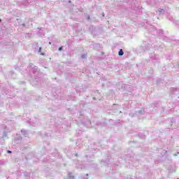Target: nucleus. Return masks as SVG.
Here are the masks:
<instances>
[{"label":"nucleus","mask_w":179,"mask_h":179,"mask_svg":"<svg viewBox=\"0 0 179 179\" xmlns=\"http://www.w3.org/2000/svg\"><path fill=\"white\" fill-rule=\"evenodd\" d=\"M0 22H1V19H0Z\"/></svg>","instance_id":"423d86ee"},{"label":"nucleus","mask_w":179,"mask_h":179,"mask_svg":"<svg viewBox=\"0 0 179 179\" xmlns=\"http://www.w3.org/2000/svg\"><path fill=\"white\" fill-rule=\"evenodd\" d=\"M41 52V48H39V52Z\"/></svg>","instance_id":"f03ea898"},{"label":"nucleus","mask_w":179,"mask_h":179,"mask_svg":"<svg viewBox=\"0 0 179 179\" xmlns=\"http://www.w3.org/2000/svg\"><path fill=\"white\" fill-rule=\"evenodd\" d=\"M59 51H61V50H62V48H59Z\"/></svg>","instance_id":"7ed1b4c3"},{"label":"nucleus","mask_w":179,"mask_h":179,"mask_svg":"<svg viewBox=\"0 0 179 179\" xmlns=\"http://www.w3.org/2000/svg\"><path fill=\"white\" fill-rule=\"evenodd\" d=\"M8 153H12V152H10V151L8 150Z\"/></svg>","instance_id":"20e7f679"},{"label":"nucleus","mask_w":179,"mask_h":179,"mask_svg":"<svg viewBox=\"0 0 179 179\" xmlns=\"http://www.w3.org/2000/svg\"><path fill=\"white\" fill-rule=\"evenodd\" d=\"M118 55H120V56L124 55V51L122 50V49L120 50V51L118 52Z\"/></svg>","instance_id":"f257e3e1"},{"label":"nucleus","mask_w":179,"mask_h":179,"mask_svg":"<svg viewBox=\"0 0 179 179\" xmlns=\"http://www.w3.org/2000/svg\"><path fill=\"white\" fill-rule=\"evenodd\" d=\"M75 156H78V154H76Z\"/></svg>","instance_id":"39448f33"}]
</instances>
